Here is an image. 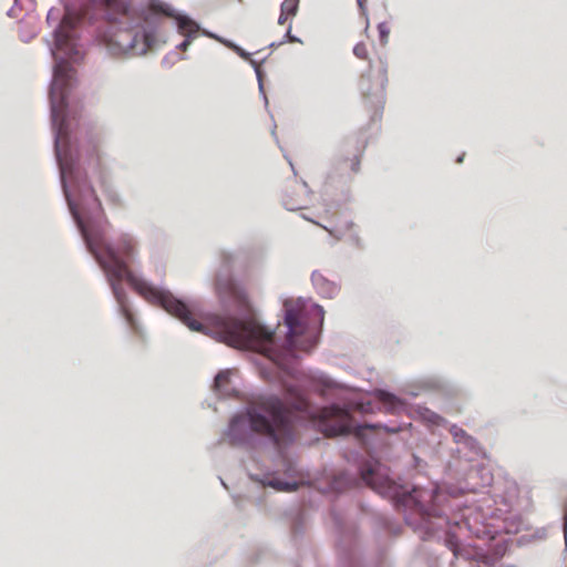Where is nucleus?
<instances>
[{
  "instance_id": "11",
  "label": "nucleus",
  "mask_w": 567,
  "mask_h": 567,
  "mask_svg": "<svg viewBox=\"0 0 567 567\" xmlns=\"http://www.w3.org/2000/svg\"><path fill=\"white\" fill-rule=\"evenodd\" d=\"M311 279L318 291L326 298H332L339 291L337 285L327 280L321 274L313 272Z\"/></svg>"
},
{
  "instance_id": "21",
  "label": "nucleus",
  "mask_w": 567,
  "mask_h": 567,
  "mask_svg": "<svg viewBox=\"0 0 567 567\" xmlns=\"http://www.w3.org/2000/svg\"><path fill=\"white\" fill-rule=\"evenodd\" d=\"M380 73H381V87H383L384 83L386 82V69L382 66L380 69Z\"/></svg>"
},
{
  "instance_id": "14",
  "label": "nucleus",
  "mask_w": 567,
  "mask_h": 567,
  "mask_svg": "<svg viewBox=\"0 0 567 567\" xmlns=\"http://www.w3.org/2000/svg\"><path fill=\"white\" fill-rule=\"evenodd\" d=\"M378 31L380 34L381 43L382 44L388 43L389 34H390V28H389L388 23H385V22L379 23Z\"/></svg>"
},
{
  "instance_id": "10",
  "label": "nucleus",
  "mask_w": 567,
  "mask_h": 567,
  "mask_svg": "<svg viewBox=\"0 0 567 567\" xmlns=\"http://www.w3.org/2000/svg\"><path fill=\"white\" fill-rule=\"evenodd\" d=\"M102 2L107 11L109 20L116 21L118 17L128 16V6L125 0H102Z\"/></svg>"
},
{
  "instance_id": "2",
  "label": "nucleus",
  "mask_w": 567,
  "mask_h": 567,
  "mask_svg": "<svg viewBox=\"0 0 567 567\" xmlns=\"http://www.w3.org/2000/svg\"><path fill=\"white\" fill-rule=\"evenodd\" d=\"M287 406L275 395L260 396L249 405L246 414L233 417L227 436L231 444H239L248 436V427L258 434L271 439L276 444L287 443L293 437V413L303 419L320 422L326 436H338L351 432V415L339 405L315 409L298 391L288 390Z\"/></svg>"
},
{
  "instance_id": "23",
  "label": "nucleus",
  "mask_w": 567,
  "mask_h": 567,
  "mask_svg": "<svg viewBox=\"0 0 567 567\" xmlns=\"http://www.w3.org/2000/svg\"><path fill=\"white\" fill-rule=\"evenodd\" d=\"M358 1V4L361 9L364 8V3L367 2V0H357Z\"/></svg>"
},
{
  "instance_id": "4",
  "label": "nucleus",
  "mask_w": 567,
  "mask_h": 567,
  "mask_svg": "<svg viewBox=\"0 0 567 567\" xmlns=\"http://www.w3.org/2000/svg\"><path fill=\"white\" fill-rule=\"evenodd\" d=\"M156 42V35L144 28L118 29L116 30L106 47L113 54L143 55Z\"/></svg>"
},
{
  "instance_id": "20",
  "label": "nucleus",
  "mask_w": 567,
  "mask_h": 567,
  "mask_svg": "<svg viewBox=\"0 0 567 567\" xmlns=\"http://www.w3.org/2000/svg\"><path fill=\"white\" fill-rule=\"evenodd\" d=\"M291 18L289 14H284V12L280 10V16L278 18V23L279 24H285L287 22V20Z\"/></svg>"
},
{
  "instance_id": "18",
  "label": "nucleus",
  "mask_w": 567,
  "mask_h": 567,
  "mask_svg": "<svg viewBox=\"0 0 567 567\" xmlns=\"http://www.w3.org/2000/svg\"><path fill=\"white\" fill-rule=\"evenodd\" d=\"M430 421H431L433 424H435V425H442V424H444V422H445V420H444L442 416H440V415H437V414H435V413H433V414L431 415Z\"/></svg>"
},
{
  "instance_id": "1",
  "label": "nucleus",
  "mask_w": 567,
  "mask_h": 567,
  "mask_svg": "<svg viewBox=\"0 0 567 567\" xmlns=\"http://www.w3.org/2000/svg\"><path fill=\"white\" fill-rule=\"evenodd\" d=\"M82 235L87 249L105 272L120 311L132 330H136V322L122 286L123 280H126L150 303L161 306L190 330L213 334L218 341L235 348L254 350L275 362L284 357V352L310 351L317 343L316 327L311 326L313 322L320 326L323 322L324 310L319 305L306 302L301 299L285 301V323L288 327V332L284 349L278 350L274 331L261 326L250 315V306L245 289L231 278L217 279V293L223 299L233 300L241 311L249 312V316L239 320L227 316L208 315L205 317V322H199L193 318V311L184 301L174 297L169 291L152 286L130 270L127 262L122 258L128 260L134 258L136 247L130 235H122L118 238L116 249L101 237L91 236L83 227Z\"/></svg>"
},
{
  "instance_id": "7",
  "label": "nucleus",
  "mask_w": 567,
  "mask_h": 567,
  "mask_svg": "<svg viewBox=\"0 0 567 567\" xmlns=\"http://www.w3.org/2000/svg\"><path fill=\"white\" fill-rule=\"evenodd\" d=\"M361 477L364 483L381 495L398 496V486L389 477L385 467L379 462L368 464L361 470Z\"/></svg>"
},
{
  "instance_id": "17",
  "label": "nucleus",
  "mask_w": 567,
  "mask_h": 567,
  "mask_svg": "<svg viewBox=\"0 0 567 567\" xmlns=\"http://www.w3.org/2000/svg\"><path fill=\"white\" fill-rule=\"evenodd\" d=\"M451 434L454 436L455 440H461L463 437H465L466 433L464 430L457 427L456 425H453L451 427Z\"/></svg>"
},
{
  "instance_id": "26",
  "label": "nucleus",
  "mask_w": 567,
  "mask_h": 567,
  "mask_svg": "<svg viewBox=\"0 0 567 567\" xmlns=\"http://www.w3.org/2000/svg\"><path fill=\"white\" fill-rule=\"evenodd\" d=\"M564 529H565V535H567V515L565 516Z\"/></svg>"
},
{
  "instance_id": "13",
  "label": "nucleus",
  "mask_w": 567,
  "mask_h": 567,
  "mask_svg": "<svg viewBox=\"0 0 567 567\" xmlns=\"http://www.w3.org/2000/svg\"><path fill=\"white\" fill-rule=\"evenodd\" d=\"M299 0H284L280 10L284 14L295 17L298 11Z\"/></svg>"
},
{
  "instance_id": "5",
  "label": "nucleus",
  "mask_w": 567,
  "mask_h": 567,
  "mask_svg": "<svg viewBox=\"0 0 567 567\" xmlns=\"http://www.w3.org/2000/svg\"><path fill=\"white\" fill-rule=\"evenodd\" d=\"M141 16L146 24L158 23L164 18H175L177 20L178 30L182 34L187 37L195 34L198 29L192 20L176 16L174 9L168 3L161 0H148Z\"/></svg>"
},
{
  "instance_id": "16",
  "label": "nucleus",
  "mask_w": 567,
  "mask_h": 567,
  "mask_svg": "<svg viewBox=\"0 0 567 567\" xmlns=\"http://www.w3.org/2000/svg\"><path fill=\"white\" fill-rule=\"evenodd\" d=\"M353 53L357 58L359 59H367L368 58V48L364 43H358L354 48H353Z\"/></svg>"
},
{
  "instance_id": "19",
  "label": "nucleus",
  "mask_w": 567,
  "mask_h": 567,
  "mask_svg": "<svg viewBox=\"0 0 567 567\" xmlns=\"http://www.w3.org/2000/svg\"><path fill=\"white\" fill-rule=\"evenodd\" d=\"M360 168V158L357 156L351 161V171L357 173Z\"/></svg>"
},
{
  "instance_id": "3",
  "label": "nucleus",
  "mask_w": 567,
  "mask_h": 567,
  "mask_svg": "<svg viewBox=\"0 0 567 567\" xmlns=\"http://www.w3.org/2000/svg\"><path fill=\"white\" fill-rule=\"evenodd\" d=\"M73 74L74 70L66 60L58 61L50 90L52 123L55 130V154L62 173L65 171L63 153L69 144V128L65 118L66 97Z\"/></svg>"
},
{
  "instance_id": "15",
  "label": "nucleus",
  "mask_w": 567,
  "mask_h": 567,
  "mask_svg": "<svg viewBox=\"0 0 567 567\" xmlns=\"http://www.w3.org/2000/svg\"><path fill=\"white\" fill-rule=\"evenodd\" d=\"M374 427L373 426H370V425H363V426H358L355 430H354V435L363 443V444H368V441L365 440V435H367V432L368 431H372Z\"/></svg>"
},
{
  "instance_id": "8",
  "label": "nucleus",
  "mask_w": 567,
  "mask_h": 567,
  "mask_svg": "<svg viewBox=\"0 0 567 567\" xmlns=\"http://www.w3.org/2000/svg\"><path fill=\"white\" fill-rule=\"evenodd\" d=\"M80 20L81 17L79 14L68 10L55 31L56 49L65 52L70 58H73V54L76 53L72 31Z\"/></svg>"
},
{
  "instance_id": "9",
  "label": "nucleus",
  "mask_w": 567,
  "mask_h": 567,
  "mask_svg": "<svg viewBox=\"0 0 567 567\" xmlns=\"http://www.w3.org/2000/svg\"><path fill=\"white\" fill-rule=\"evenodd\" d=\"M434 496V491L413 488L409 493H403L400 502L403 506L414 508L422 518H425L433 515L427 505L433 502Z\"/></svg>"
},
{
  "instance_id": "6",
  "label": "nucleus",
  "mask_w": 567,
  "mask_h": 567,
  "mask_svg": "<svg viewBox=\"0 0 567 567\" xmlns=\"http://www.w3.org/2000/svg\"><path fill=\"white\" fill-rule=\"evenodd\" d=\"M86 164L91 169L92 175L97 179V183L110 204L114 207H122L123 202L111 183L110 176L102 159L100 146L97 144H92L87 150Z\"/></svg>"
},
{
  "instance_id": "27",
  "label": "nucleus",
  "mask_w": 567,
  "mask_h": 567,
  "mask_svg": "<svg viewBox=\"0 0 567 567\" xmlns=\"http://www.w3.org/2000/svg\"><path fill=\"white\" fill-rule=\"evenodd\" d=\"M95 200L97 202L99 206H101V202L97 196H95Z\"/></svg>"
},
{
  "instance_id": "25",
  "label": "nucleus",
  "mask_w": 567,
  "mask_h": 567,
  "mask_svg": "<svg viewBox=\"0 0 567 567\" xmlns=\"http://www.w3.org/2000/svg\"><path fill=\"white\" fill-rule=\"evenodd\" d=\"M392 400V396L390 394H384V401L390 402Z\"/></svg>"
},
{
  "instance_id": "24",
  "label": "nucleus",
  "mask_w": 567,
  "mask_h": 567,
  "mask_svg": "<svg viewBox=\"0 0 567 567\" xmlns=\"http://www.w3.org/2000/svg\"><path fill=\"white\" fill-rule=\"evenodd\" d=\"M451 549L453 550L454 555L456 556L457 555V547L454 546L452 543H451Z\"/></svg>"
},
{
  "instance_id": "12",
  "label": "nucleus",
  "mask_w": 567,
  "mask_h": 567,
  "mask_svg": "<svg viewBox=\"0 0 567 567\" xmlns=\"http://www.w3.org/2000/svg\"><path fill=\"white\" fill-rule=\"evenodd\" d=\"M215 389L221 395H231L233 389L230 388V372L220 371L215 378Z\"/></svg>"
},
{
  "instance_id": "22",
  "label": "nucleus",
  "mask_w": 567,
  "mask_h": 567,
  "mask_svg": "<svg viewBox=\"0 0 567 567\" xmlns=\"http://www.w3.org/2000/svg\"><path fill=\"white\" fill-rule=\"evenodd\" d=\"M190 44V40L189 39H185L179 45L178 48L183 51H186L188 45Z\"/></svg>"
}]
</instances>
